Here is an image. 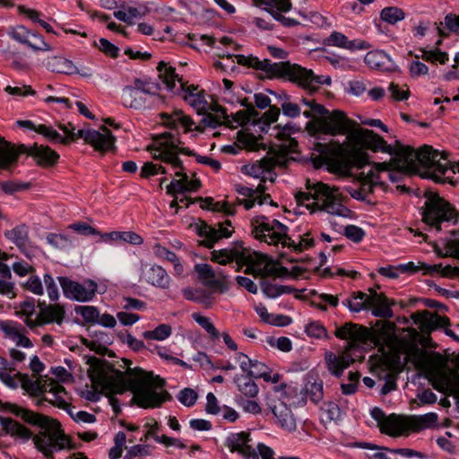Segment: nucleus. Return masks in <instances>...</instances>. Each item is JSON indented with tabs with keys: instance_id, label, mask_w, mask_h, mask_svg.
<instances>
[{
	"instance_id": "1a4fd4ad",
	"label": "nucleus",
	"mask_w": 459,
	"mask_h": 459,
	"mask_svg": "<svg viewBox=\"0 0 459 459\" xmlns=\"http://www.w3.org/2000/svg\"><path fill=\"white\" fill-rule=\"evenodd\" d=\"M252 232L255 238L268 243L276 245L281 243L283 247H293L296 251H302L313 246L312 238H302L299 243H296L288 235L289 228L280 222L278 220L269 221L266 216L259 215L251 221Z\"/></svg>"
},
{
	"instance_id": "052dcab7",
	"label": "nucleus",
	"mask_w": 459,
	"mask_h": 459,
	"mask_svg": "<svg viewBox=\"0 0 459 459\" xmlns=\"http://www.w3.org/2000/svg\"><path fill=\"white\" fill-rule=\"evenodd\" d=\"M420 51L422 52V59L427 62H439L440 64H446L448 61V54L439 50L438 48L434 50L420 49Z\"/></svg>"
},
{
	"instance_id": "79ce46f5",
	"label": "nucleus",
	"mask_w": 459,
	"mask_h": 459,
	"mask_svg": "<svg viewBox=\"0 0 459 459\" xmlns=\"http://www.w3.org/2000/svg\"><path fill=\"white\" fill-rule=\"evenodd\" d=\"M234 383L237 385L238 391L247 397L253 398L258 394L256 384L248 375L235 376Z\"/></svg>"
},
{
	"instance_id": "412c9836",
	"label": "nucleus",
	"mask_w": 459,
	"mask_h": 459,
	"mask_svg": "<svg viewBox=\"0 0 459 459\" xmlns=\"http://www.w3.org/2000/svg\"><path fill=\"white\" fill-rule=\"evenodd\" d=\"M11 37L17 42L25 44L34 51H50L52 48L43 38L31 32L24 26H17L11 32Z\"/></svg>"
},
{
	"instance_id": "0e129e2a",
	"label": "nucleus",
	"mask_w": 459,
	"mask_h": 459,
	"mask_svg": "<svg viewBox=\"0 0 459 459\" xmlns=\"http://www.w3.org/2000/svg\"><path fill=\"white\" fill-rule=\"evenodd\" d=\"M194 320L201 325L212 338H219V332L213 325V324L210 321V319L206 316H204L198 313H194L192 315Z\"/></svg>"
},
{
	"instance_id": "4be33fe9",
	"label": "nucleus",
	"mask_w": 459,
	"mask_h": 459,
	"mask_svg": "<svg viewBox=\"0 0 459 459\" xmlns=\"http://www.w3.org/2000/svg\"><path fill=\"white\" fill-rule=\"evenodd\" d=\"M121 98L123 106L133 109L152 108L157 100L128 86L123 88Z\"/></svg>"
},
{
	"instance_id": "a211bd4d",
	"label": "nucleus",
	"mask_w": 459,
	"mask_h": 459,
	"mask_svg": "<svg viewBox=\"0 0 459 459\" xmlns=\"http://www.w3.org/2000/svg\"><path fill=\"white\" fill-rule=\"evenodd\" d=\"M58 281L65 296L80 302L92 299L97 290V284L92 281H87L86 284H80L66 277H58Z\"/></svg>"
},
{
	"instance_id": "2f4dec72",
	"label": "nucleus",
	"mask_w": 459,
	"mask_h": 459,
	"mask_svg": "<svg viewBox=\"0 0 459 459\" xmlns=\"http://www.w3.org/2000/svg\"><path fill=\"white\" fill-rule=\"evenodd\" d=\"M365 63L371 68L381 70H394L395 64L394 60L382 50H373L365 56Z\"/></svg>"
},
{
	"instance_id": "9b49d317",
	"label": "nucleus",
	"mask_w": 459,
	"mask_h": 459,
	"mask_svg": "<svg viewBox=\"0 0 459 459\" xmlns=\"http://www.w3.org/2000/svg\"><path fill=\"white\" fill-rule=\"evenodd\" d=\"M290 126L286 125L281 131L277 133V137L285 140V143L278 146V149H272L267 156L261 160L254 163L248 169L247 174L254 178L264 177L265 172H269L273 168L286 167L289 162L288 155L294 152L298 142L290 137Z\"/></svg>"
},
{
	"instance_id": "49530a36",
	"label": "nucleus",
	"mask_w": 459,
	"mask_h": 459,
	"mask_svg": "<svg viewBox=\"0 0 459 459\" xmlns=\"http://www.w3.org/2000/svg\"><path fill=\"white\" fill-rule=\"evenodd\" d=\"M127 86L133 88L134 90H138L139 91H142V93H144L151 99H155L157 100H161V97L156 93V91L158 90L157 84L152 83L149 81L136 78L134 80L133 85Z\"/></svg>"
},
{
	"instance_id": "09e8293b",
	"label": "nucleus",
	"mask_w": 459,
	"mask_h": 459,
	"mask_svg": "<svg viewBox=\"0 0 459 459\" xmlns=\"http://www.w3.org/2000/svg\"><path fill=\"white\" fill-rule=\"evenodd\" d=\"M195 270L198 273L200 279L206 281L207 284L211 287H218L221 281L215 279V272L211 265L207 264H197L195 265Z\"/></svg>"
},
{
	"instance_id": "8fccbe9b",
	"label": "nucleus",
	"mask_w": 459,
	"mask_h": 459,
	"mask_svg": "<svg viewBox=\"0 0 459 459\" xmlns=\"http://www.w3.org/2000/svg\"><path fill=\"white\" fill-rule=\"evenodd\" d=\"M158 70L160 72V77L162 78L163 82L167 85L169 90H172L175 87V81H178V75L176 74L175 68L168 66L163 61L158 65Z\"/></svg>"
},
{
	"instance_id": "4d7b16f0",
	"label": "nucleus",
	"mask_w": 459,
	"mask_h": 459,
	"mask_svg": "<svg viewBox=\"0 0 459 459\" xmlns=\"http://www.w3.org/2000/svg\"><path fill=\"white\" fill-rule=\"evenodd\" d=\"M237 141L241 148H246L249 151H256L259 148L257 138L249 133L238 132Z\"/></svg>"
},
{
	"instance_id": "f03ea898",
	"label": "nucleus",
	"mask_w": 459,
	"mask_h": 459,
	"mask_svg": "<svg viewBox=\"0 0 459 459\" xmlns=\"http://www.w3.org/2000/svg\"><path fill=\"white\" fill-rule=\"evenodd\" d=\"M0 404L5 410L21 417L24 421L40 429L38 434L32 436V433L21 423L13 419L0 416V423L6 434L22 441H27L32 437L35 447L46 457L52 456L55 452L74 448L69 437L65 435L57 420L14 403H5L2 404L0 402Z\"/></svg>"
},
{
	"instance_id": "69168bd1",
	"label": "nucleus",
	"mask_w": 459,
	"mask_h": 459,
	"mask_svg": "<svg viewBox=\"0 0 459 459\" xmlns=\"http://www.w3.org/2000/svg\"><path fill=\"white\" fill-rule=\"evenodd\" d=\"M76 313L81 315L82 318L88 322L96 324L99 317V310L93 306H79L75 309Z\"/></svg>"
},
{
	"instance_id": "f704fd0d",
	"label": "nucleus",
	"mask_w": 459,
	"mask_h": 459,
	"mask_svg": "<svg viewBox=\"0 0 459 459\" xmlns=\"http://www.w3.org/2000/svg\"><path fill=\"white\" fill-rule=\"evenodd\" d=\"M104 242H123L138 246L143 242V238L134 231H112L100 235Z\"/></svg>"
},
{
	"instance_id": "cd10ccee",
	"label": "nucleus",
	"mask_w": 459,
	"mask_h": 459,
	"mask_svg": "<svg viewBox=\"0 0 459 459\" xmlns=\"http://www.w3.org/2000/svg\"><path fill=\"white\" fill-rule=\"evenodd\" d=\"M412 318L416 323L420 324V327L423 332H431L437 328L445 327L449 324L447 317L427 310L414 315Z\"/></svg>"
},
{
	"instance_id": "4c0bfd02",
	"label": "nucleus",
	"mask_w": 459,
	"mask_h": 459,
	"mask_svg": "<svg viewBox=\"0 0 459 459\" xmlns=\"http://www.w3.org/2000/svg\"><path fill=\"white\" fill-rule=\"evenodd\" d=\"M4 236L15 244L20 250L26 251L29 246V232L25 225H19L11 230H6Z\"/></svg>"
},
{
	"instance_id": "423d86ee",
	"label": "nucleus",
	"mask_w": 459,
	"mask_h": 459,
	"mask_svg": "<svg viewBox=\"0 0 459 459\" xmlns=\"http://www.w3.org/2000/svg\"><path fill=\"white\" fill-rule=\"evenodd\" d=\"M181 141L178 136L172 133H164L155 137L154 143L148 147L153 159L170 164L173 169H178L175 176L178 179L172 180L167 186V194L172 196H178L186 193V180L187 174L178 154L195 155V152L188 148L181 147Z\"/></svg>"
},
{
	"instance_id": "7ed1b4c3",
	"label": "nucleus",
	"mask_w": 459,
	"mask_h": 459,
	"mask_svg": "<svg viewBox=\"0 0 459 459\" xmlns=\"http://www.w3.org/2000/svg\"><path fill=\"white\" fill-rule=\"evenodd\" d=\"M165 380L139 368H128L124 373L116 370L102 380V387L109 394H121L126 390L133 393L132 402L141 408H158L170 394L162 390Z\"/></svg>"
},
{
	"instance_id": "72a5a7b5",
	"label": "nucleus",
	"mask_w": 459,
	"mask_h": 459,
	"mask_svg": "<svg viewBox=\"0 0 459 459\" xmlns=\"http://www.w3.org/2000/svg\"><path fill=\"white\" fill-rule=\"evenodd\" d=\"M46 66L54 73H60L68 75L79 73V69L69 59L60 56H50L46 60Z\"/></svg>"
},
{
	"instance_id": "774afa93",
	"label": "nucleus",
	"mask_w": 459,
	"mask_h": 459,
	"mask_svg": "<svg viewBox=\"0 0 459 459\" xmlns=\"http://www.w3.org/2000/svg\"><path fill=\"white\" fill-rule=\"evenodd\" d=\"M197 393L191 388H185L181 390L178 395L179 402L185 406H193L197 400Z\"/></svg>"
},
{
	"instance_id": "13d9d810",
	"label": "nucleus",
	"mask_w": 459,
	"mask_h": 459,
	"mask_svg": "<svg viewBox=\"0 0 459 459\" xmlns=\"http://www.w3.org/2000/svg\"><path fill=\"white\" fill-rule=\"evenodd\" d=\"M309 337L316 339H329V335L325 327L317 321H312L306 325L305 329Z\"/></svg>"
},
{
	"instance_id": "5701e85b",
	"label": "nucleus",
	"mask_w": 459,
	"mask_h": 459,
	"mask_svg": "<svg viewBox=\"0 0 459 459\" xmlns=\"http://www.w3.org/2000/svg\"><path fill=\"white\" fill-rule=\"evenodd\" d=\"M412 431L410 416L390 414L384 422L381 432L391 437H400Z\"/></svg>"
},
{
	"instance_id": "ea45409f",
	"label": "nucleus",
	"mask_w": 459,
	"mask_h": 459,
	"mask_svg": "<svg viewBox=\"0 0 459 459\" xmlns=\"http://www.w3.org/2000/svg\"><path fill=\"white\" fill-rule=\"evenodd\" d=\"M195 202H200V206L203 209L221 212L228 216H233L237 212L235 210V205H230V204L228 202H214L212 197H198L195 199Z\"/></svg>"
},
{
	"instance_id": "de8ad7c7",
	"label": "nucleus",
	"mask_w": 459,
	"mask_h": 459,
	"mask_svg": "<svg viewBox=\"0 0 459 459\" xmlns=\"http://www.w3.org/2000/svg\"><path fill=\"white\" fill-rule=\"evenodd\" d=\"M261 289L263 293L271 299H275L284 293H290L293 291V289L290 286L273 284L265 280L261 281Z\"/></svg>"
},
{
	"instance_id": "9d476101",
	"label": "nucleus",
	"mask_w": 459,
	"mask_h": 459,
	"mask_svg": "<svg viewBox=\"0 0 459 459\" xmlns=\"http://www.w3.org/2000/svg\"><path fill=\"white\" fill-rule=\"evenodd\" d=\"M22 153L32 156L37 163L43 167L53 166L59 159V155L48 146L34 144L31 147H27L24 144H20L15 147L0 137V169H8L11 164L16 162Z\"/></svg>"
},
{
	"instance_id": "aec40b11",
	"label": "nucleus",
	"mask_w": 459,
	"mask_h": 459,
	"mask_svg": "<svg viewBox=\"0 0 459 459\" xmlns=\"http://www.w3.org/2000/svg\"><path fill=\"white\" fill-rule=\"evenodd\" d=\"M65 316V311L60 305H46L43 303L39 304V312L36 319L25 318L24 323L31 329L51 323H56L60 325L63 323Z\"/></svg>"
},
{
	"instance_id": "c85d7f7f",
	"label": "nucleus",
	"mask_w": 459,
	"mask_h": 459,
	"mask_svg": "<svg viewBox=\"0 0 459 459\" xmlns=\"http://www.w3.org/2000/svg\"><path fill=\"white\" fill-rule=\"evenodd\" d=\"M328 46L338 47L348 50L368 49L370 45L361 39L350 40L348 38L339 31H333L325 39Z\"/></svg>"
},
{
	"instance_id": "2eb2a0df",
	"label": "nucleus",
	"mask_w": 459,
	"mask_h": 459,
	"mask_svg": "<svg viewBox=\"0 0 459 459\" xmlns=\"http://www.w3.org/2000/svg\"><path fill=\"white\" fill-rule=\"evenodd\" d=\"M334 335L338 339L348 342L347 351H351L375 339L370 329L352 322H347L342 326L336 327Z\"/></svg>"
},
{
	"instance_id": "7c9ffc66",
	"label": "nucleus",
	"mask_w": 459,
	"mask_h": 459,
	"mask_svg": "<svg viewBox=\"0 0 459 459\" xmlns=\"http://www.w3.org/2000/svg\"><path fill=\"white\" fill-rule=\"evenodd\" d=\"M0 329L4 334L12 339L17 346L30 348L33 346L31 341L22 333L21 325L12 321H1Z\"/></svg>"
},
{
	"instance_id": "a19ab883",
	"label": "nucleus",
	"mask_w": 459,
	"mask_h": 459,
	"mask_svg": "<svg viewBox=\"0 0 459 459\" xmlns=\"http://www.w3.org/2000/svg\"><path fill=\"white\" fill-rule=\"evenodd\" d=\"M202 125L207 127L215 128L221 124L231 125L230 117L227 115L225 109L218 107L215 109V114L208 113L201 120Z\"/></svg>"
},
{
	"instance_id": "603ef678",
	"label": "nucleus",
	"mask_w": 459,
	"mask_h": 459,
	"mask_svg": "<svg viewBox=\"0 0 459 459\" xmlns=\"http://www.w3.org/2000/svg\"><path fill=\"white\" fill-rule=\"evenodd\" d=\"M183 296L187 300L195 301L201 304H204L206 306L212 303V295L205 293V291L202 290H195L192 288H186L183 290Z\"/></svg>"
},
{
	"instance_id": "f3484780",
	"label": "nucleus",
	"mask_w": 459,
	"mask_h": 459,
	"mask_svg": "<svg viewBox=\"0 0 459 459\" xmlns=\"http://www.w3.org/2000/svg\"><path fill=\"white\" fill-rule=\"evenodd\" d=\"M353 446L360 447L367 452L359 456L367 457L368 459H393L398 456L401 457H411L417 456L421 458L422 455L420 452L410 448H398V449H388L384 446H377L370 443H355Z\"/></svg>"
},
{
	"instance_id": "6ab92c4d",
	"label": "nucleus",
	"mask_w": 459,
	"mask_h": 459,
	"mask_svg": "<svg viewBox=\"0 0 459 459\" xmlns=\"http://www.w3.org/2000/svg\"><path fill=\"white\" fill-rule=\"evenodd\" d=\"M198 235L204 239L202 244L208 248H212L213 245L221 238H230L234 232L231 221L226 220L223 222H218L214 226L203 223L198 227Z\"/></svg>"
},
{
	"instance_id": "0eeeda50",
	"label": "nucleus",
	"mask_w": 459,
	"mask_h": 459,
	"mask_svg": "<svg viewBox=\"0 0 459 459\" xmlns=\"http://www.w3.org/2000/svg\"><path fill=\"white\" fill-rule=\"evenodd\" d=\"M296 200L312 212L323 211L332 215L349 217L351 211L342 204V197L336 186L320 181L307 182V191L299 192Z\"/></svg>"
},
{
	"instance_id": "e433bc0d",
	"label": "nucleus",
	"mask_w": 459,
	"mask_h": 459,
	"mask_svg": "<svg viewBox=\"0 0 459 459\" xmlns=\"http://www.w3.org/2000/svg\"><path fill=\"white\" fill-rule=\"evenodd\" d=\"M371 308L372 314L377 317L391 318L394 316L386 297L377 291H372Z\"/></svg>"
},
{
	"instance_id": "f8f14e48",
	"label": "nucleus",
	"mask_w": 459,
	"mask_h": 459,
	"mask_svg": "<svg viewBox=\"0 0 459 459\" xmlns=\"http://www.w3.org/2000/svg\"><path fill=\"white\" fill-rule=\"evenodd\" d=\"M422 207V221L437 231L441 230L443 222H457L455 208L437 194L429 193Z\"/></svg>"
},
{
	"instance_id": "e2e57ef3",
	"label": "nucleus",
	"mask_w": 459,
	"mask_h": 459,
	"mask_svg": "<svg viewBox=\"0 0 459 459\" xmlns=\"http://www.w3.org/2000/svg\"><path fill=\"white\" fill-rule=\"evenodd\" d=\"M183 99L198 111L204 108L207 103L204 97V91L200 90L197 93L184 94Z\"/></svg>"
},
{
	"instance_id": "5fc2aeb1",
	"label": "nucleus",
	"mask_w": 459,
	"mask_h": 459,
	"mask_svg": "<svg viewBox=\"0 0 459 459\" xmlns=\"http://www.w3.org/2000/svg\"><path fill=\"white\" fill-rule=\"evenodd\" d=\"M306 394L310 398V400L316 403L323 399L324 391H323V382L322 381H308L305 385Z\"/></svg>"
},
{
	"instance_id": "39448f33",
	"label": "nucleus",
	"mask_w": 459,
	"mask_h": 459,
	"mask_svg": "<svg viewBox=\"0 0 459 459\" xmlns=\"http://www.w3.org/2000/svg\"><path fill=\"white\" fill-rule=\"evenodd\" d=\"M227 56H234L238 65L263 71L267 77L287 79L310 92L317 91L320 85H330L332 82L330 76L316 75L312 70L289 61L272 63L269 59L260 60L253 56L228 54Z\"/></svg>"
},
{
	"instance_id": "bb28decb",
	"label": "nucleus",
	"mask_w": 459,
	"mask_h": 459,
	"mask_svg": "<svg viewBox=\"0 0 459 459\" xmlns=\"http://www.w3.org/2000/svg\"><path fill=\"white\" fill-rule=\"evenodd\" d=\"M270 409L282 429L288 431H294L296 429V419L285 403L274 401L273 403L270 404Z\"/></svg>"
},
{
	"instance_id": "4468645a",
	"label": "nucleus",
	"mask_w": 459,
	"mask_h": 459,
	"mask_svg": "<svg viewBox=\"0 0 459 459\" xmlns=\"http://www.w3.org/2000/svg\"><path fill=\"white\" fill-rule=\"evenodd\" d=\"M225 446L230 452H236L247 459H258L259 456L262 459H273L275 455L273 449L264 443L254 446L251 435L247 431L230 433L226 438Z\"/></svg>"
},
{
	"instance_id": "6e6d98bb",
	"label": "nucleus",
	"mask_w": 459,
	"mask_h": 459,
	"mask_svg": "<svg viewBox=\"0 0 459 459\" xmlns=\"http://www.w3.org/2000/svg\"><path fill=\"white\" fill-rule=\"evenodd\" d=\"M381 19L390 24H394L404 19L405 15L402 9L398 7H385L381 11Z\"/></svg>"
},
{
	"instance_id": "c756f323",
	"label": "nucleus",
	"mask_w": 459,
	"mask_h": 459,
	"mask_svg": "<svg viewBox=\"0 0 459 459\" xmlns=\"http://www.w3.org/2000/svg\"><path fill=\"white\" fill-rule=\"evenodd\" d=\"M244 249L240 242H236L230 248L213 250L211 259L221 264H226L233 260L237 263H240L241 259H245Z\"/></svg>"
},
{
	"instance_id": "a18cd8bd",
	"label": "nucleus",
	"mask_w": 459,
	"mask_h": 459,
	"mask_svg": "<svg viewBox=\"0 0 459 459\" xmlns=\"http://www.w3.org/2000/svg\"><path fill=\"white\" fill-rule=\"evenodd\" d=\"M302 103L308 108V109L303 112V115L307 118L311 120L317 119L324 115L328 114V109L325 106L316 102L314 99H302Z\"/></svg>"
},
{
	"instance_id": "3c124183",
	"label": "nucleus",
	"mask_w": 459,
	"mask_h": 459,
	"mask_svg": "<svg viewBox=\"0 0 459 459\" xmlns=\"http://www.w3.org/2000/svg\"><path fill=\"white\" fill-rule=\"evenodd\" d=\"M163 117L169 118V124L173 127H177L178 124H180L185 127L186 132L190 131L191 126L194 125L193 120L189 117L184 115L183 111L180 109L175 110L170 115L164 114Z\"/></svg>"
},
{
	"instance_id": "f257e3e1",
	"label": "nucleus",
	"mask_w": 459,
	"mask_h": 459,
	"mask_svg": "<svg viewBox=\"0 0 459 459\" xmlns=\"http://www.w3.org/2000/svg\"><path fill=\"white\" fill-rule=\"evenodd\" d=\"M392 148V155L390 161L378 162L369 164L368 155L367 152L353 149L347 154L344 168L350 169L357 168L361 170V178L369 183V188L376 186H383L385 185L382 180V174L386 173L388 178L392 182H398L405 174L418 173L420 169L423 178H432L436 182H442L441 176L451 169L453 172H459V162L451 167L446 160V153L441 155L437 150L433 149L430 145H423L417 152L410 147L403 145L396 141L394 145L388 144Z\"/></svg>"
},
{
	"instance_id": "c03bdc74",
	"label": "nucleus",
	"mask_w": 459,
	"mask_h": 459,
	"mask_svg": "<svg viewBox=\"0 0 459 459\" xmlns=\"http://www.w3.org/2000/svg\"><path fill=\"white\" fill-rule=\"evenodd\" d=\"M412 431H419L423 429L431 428L437 421V415L429 412L420 416H410Z\"/></svg>"
},
{
	"instance_id": "6e6552de",
	"label": "nucleus",
	"mask_w": 459,
	"mask_h": 459,
	"mask_svg": "<svg viewBox=\"0 0 459 459\" xmlns=\"http://www.w3.org/2000/svg\"><path fill=\"white\" fill-rule=\"evenodd\" d=\"M407 355L411 359L415 367L423 371L432 381L436 390L454 396L459 403V374L455 371H446L440 365L434 363L418 346L408 349Z\"/></svg>"
},
{
	"instance_id": "ddd939ff",
	"label": "nucleus",
	"mask_w": 459,
	"mask_h": 459,
	"mask_svg": "<svg viewBox=\"0 0 459 459\" xmlns=\"http://www.w3.org/2000/svg\"><path fill=\"white\" fill-rule=\"evenodd\" d=\"M58 127L65 134V136H61L60 141H51L52 143L66 144L76 138H82L87 143L92 145L95 150L100 152L110 150L115 143V137L106 126L101 127L102 132L94 129H80L77 133L74 132L75 127L71 123L67 125L59 124Z\"/></svg>"
},
{
	"instance_id": "37998d69",
	"label": "nucleus",
	"mask_w": 459,
	"mask_h": 459,
	"mask_svg": "<svg viewBox=\"0 0 459 459\" xmlns=\"http://www.w3.org/2000/svg\"><path fill=\"white\" fill-rule=\"evenodd\" d=\"M399 268L401 270V273H413L422 271L424 275H433L441 268V264H428L423 262H419L417 264H415L413 262H409L407 264H399Z\"/></svg>"
},
{
	"instance_id": "338daca9",
	"label": "nucleus",
	"mask_w": 459,
	"mask_h": 459,
	"mask_svg": "<svg viewBox=\"0 0 459 459\" xmlns=\"http://www.w3.org/2000/svg\"><path fill=\"white\" fill-rule=\"evenodd\" d=\"M322 411L325 418L330 421L339 420L342 417V411L340 407L333 402L325 403V407L322 408Z\"/></svg>"
},
{
	"instance_id": "20e7f679",
	"label": "nucleus",
	"mask_w": 459,
	"mask_h": 459,
	"mask_svg": "<svg viewBox=\"0 0 459 459\" xmlns=\"http://www.w3.org/2000/svg\"><path fill=\"white\" fill-rule=\"evenodd\" d=\"M307 129L313 134L323 133L330 135L346 134L347 140L374 152H391L383 137L373 130L359 127L357 123L348 118L344 112L335 109L317 119L307 123Z\"/></svg>"
},
{
	"instance_id": "a878e982",
	"label": "nucleus",
	"mask_w": 459,
	"mask_h": 459,
	"mask_svg": "<svg viewBox=\"0 0 459 459\" xmlns=\"http://www.w3.org/2000/svg\"><path fill=\"white\" fill-rule=\"evenodd\" d=\"M142 280L152 286L168 289L170 282V277L167 272L160 265L145 266L142 271Z\"/></svg>"
},
{
	"instance_id": "864d4df0",
	"label": "nucleus",
	"mask_w": 459,
	"mask_h": 459,
	"mask_svg": "<svg viewBox=\"0 0 459 459\" xmlns=\"http://www.w3.org/2000/svg\"><path fill=\"white\" fill-rule=\"evenodd\" d=\"M172 329L169 325L162 324L152 331H145L143 336L148 340L163 341L171 335Z\"/></svg>"
},
{
	"instance_id": "58836bf2",
	"label": "nucleus",
	"mask_w": 459,
	"mask_h": 459,
	"mask_svg": "<svg viewBox=\"0 0 459 459\" xmlns=\"http://www.w3.org/2000/svg\"><path fill=\"white\" fill-rule=\"evenodd\" d=\"M16 123L21 127L29 128L42 134L45 138H47L49 141L61 140V134L51 126L46 125H35L33 122L30 120H18Z\"/></svg>"
},
{
	"instance_id": "bf43d9fd",
	"label": "nucleus",
	"mask_w": 459,
	"mask_h": 459,
	"mask_svg": "<svg viewBox=\"0 0 459 459\" xmlns=\"http://www.w3.org/2000/svg\"><path fill=\"white\" fill-rule=\"evenodd\" d=\"M33 385L28 391H32L37 394L48 393V391H53L55 386V380L53 378H40L35 381H32ZM59 390L61 388L57 387Z\"/></svg>"
},
{
	"instance_id": "680f3d73",
	"label": "nucleus",
	"mask_w": 459,
	"mask_h": 459,
	"mask_svg": "<svg viewBox=\"0 0 459 459\" xmlns=\"http://www.w3.org/2000/svg\"><path fill=\"white\" fill-rule=\"evenodd\" d=\"M47 241L52 247L59 249H66L72 247L71 239L62 234L49 233L47 236Z\"/></svg>"
},
{
	"instance_id": "dca6fc26",
	"label": "nucleus",
	"mask_w": 459,
	"mask_h": 459,
	"mask_svg": "<svg viewBox=\"0 0 459 459\" xmlns=\"http://www.w3.org/2000/svg\"><path fill=\"white\" fill-rule=\"evenodd\" d=\"M244 256L245 259H241L240 263H253L255 268V277H283L289 273V271L286 267L275 266L273 263V260L263 254L255 252L251 254L248 250L244 249Z\"/></svg>"
},
{
	"instance_id": "393cba45",
	"label": "nucleus",
	"mask_w": 459,
	"mask_h": 459,
	"mask_svg": "<svg viewBox=\"0 0 459 459\" xmlns=\"http://www.w3.org/2000/svg\"><path fill=\"white\" fill-rule=\"evenodd\" d=\"M373 373L377 376L379 379L385 380L383 386L380 389V394L385 395L396 388L395 378L394 375V365L393 361L383 360L376 365Z\"/></svg>"
},
{
	"instance_id": "c9c22d12",
	"label": "nucleus",
	"mask_w": 459,
	"mask_h": 459,
	"mask_svg": "<svg viewBox=\"0 0 459 459\" xmlns=\"http://www.w3.org/2000/svg\"><path fill=\"white\" fill-rule=\"evenodd\" d=\"M370 294H367L361 291L354 292L350 299L342 301L343 306L347 307L351 312H360L371 308V297Z\"/></svg>"
},
{
	"instance_id": "473e14b6",
	"label": "nucleus",
	"mask_w": 459,
	"mask_h": 459,
	"mask_svg": "<svg viewBox=\"0 0 459 459\" xmlns=\"http://www.w3.org/2000/svg\"><path fill=\"white\" fill-rule=\"evenodd\" d=\"M148 430L144 434V437L141 438V441L147 440L149 437H152L156 442L165 445L166 446H177L178 448H185L186 446L178 438L167 437L165 435H158L160 425L157 421L153 424H146Z\"/></svg>"
},
{
	"instance_id": "b1692460",
	"label": "nucleus",
	"mask_w": 459,
	"mask_h": 459,
	"mask_svg": "<svg viewBox=\"0 0 459 459\" xmlns=\"http://www.w3.org/2000/svg\"><path fill=\"white\" fill-rule=\"evenodd\" d=\"M325 361L329 372L333 376L340 377L344 369L349 368L354 362V359L349 353V351L346 350L340 355H336L332 351H326L325 353Z\"/></svg>"
}]
</instances>
